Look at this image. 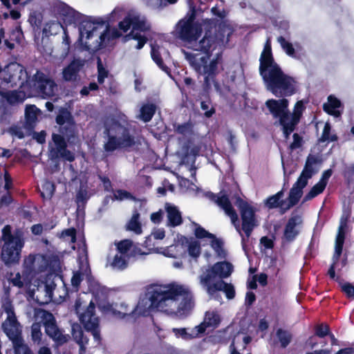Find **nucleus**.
Returning a JSON list of instances; mask_svg holds the SVG:
<instances>
[{"mask_svg":"<svg viewBox=\"0 0 354 354\" xmlns=\"http://www.w3.org/2000/svg\"><path fill=\"white\" fill-rule=\"evenodd\" d=\"M196 227L194 230V234L197 239H202L204 238H212L214 237V234L209 233L207 230H205L201 225L196 224Z\"/></svg>","mask_w":354,"mask_h":354,"instance_id":"55","label":"nucleus"},{"mask_svg":"<svg viewBox=\"0 0 354 354\" xmlns=\"http://www.w3.org/2000/svg\"><path fill=\"white\" fill-rule=\"evenodd\" d=\"M165 210L168 219V225L176 227L183 223V218L178 207L170 203L165 204Z\"/></svg>","mask_w":354,"mask_h":354,"instance_id":"22","label":"nucleus"},{"mask_svg":"<svg viewBox=\"0 0 354 354\" xmlns=\"http://www.w3.org/2000/svg\"><path fill=\"white\" fill-rule=\"evenodd\" d=\"M114 199L118 201H122L124 199H131L133 198L132 194L124 189H118L114 194Z\"/></svg>","mask_w":354,"mask_h":354,"instance_id":"60","label":"nucleus"},{"mask_svg":"<svg viewBox=\"0 0 354 354\" xmlns=\"http://www.w3.org/2000/svg\"><path fill=\"white\" fill-rule=\"evenodd\" d=\"M39 109L34 104L27 105L25 109V122L28 127H33L37 121Z\"/></svg>","mask_w":354,"mask_h":354,"instance_id":"28","label":"nucleus"},{"mask_svg":"<svg viewBox=\"0 0 354 354\" xmlns=\"http://www.w3.org/2000/svg\"><path fill=\"white\" fill-rule=\"evenodd\" d=\"M172 332L178 338L181 337L185 340L194 339V335H192V331L190 333L187 332L185 328H174Z\"/></svg>","mask_w":354,"mask_h":354,"instance_id":"51","label":"nucleus"},{"mask_svg":"<svg viewBox=\"0 0 354 354\" xmlns=\"http://www.w3.org/2000/svg\"><path fill=\"white\" fill-rule=\"evenodd\" d=\"M151 56L153 61L160 69L165 72L169 71L168 66L164 63L161 57V54L159 51V46L156 44L151 45Z\"/></svg>","mask_w":354,"mask_h":354,"instance_id":"31","label":"nucleus"},{"mask_svg":"<svg viewBox=\"0 0 354 354\" xmlns=\"http://www.w3.org/2000/svg\"><path fill=\"white\" fill-rule=\"evenodd\" d=\"M140 214L138 211H135L129 222L127 223V230L133 232L136 234H140L142 232V225L139 221Z\"/></svg>","mask_w":354,"mask_h":354,"instance_id":"30","label":"nucleus"},{"mask_svg":"<svg viewBox=\"0 0 354 354\" xmlns=\"http://www.w3.org/2000/svg\"><path fill=\"white\" fill-rule=\"evenodd\" d=\"M130 256H126L124 254H117L115 255L111 266L114 268H117L120 270H123L127 268Z\"/></svg>","mask_w":354,"mask_h":354,"instance_id":"36","label":"nucleus"},{"mask_svg":"<svg viewBox=\"0 0 354 354\" xmlns=\"http://www.w3.org/2000/svg\"><path fill=\"white\" fill-rule=\"evenodd\" d=\"M118 139L122 148L131 147L136 143L134 137L130 134L127 128L124 129L121 137Z\"/></svg>","mask_w":354,"mask_h":354,"instance_id":"37","label":"nucleus"},{"mask_svg":"<svg viewBox=\"0 0 354 354\" xmlns=\"http://www.w3.org/2000/svg\"><path fill=\"white\" fill-rule=\"evenodd\" d=\"M304 109L305 106L303 102L298 101L295 104L293 113H291L290 112V119H288L287 125L285 127L286 130V139H288L290 134L296 129Z\"/></svg>","mask_w":354,"mask_h":354,"instance_id":"20","label":"nucleus"},{"mask_svg":"<svg viewBox=\"0 0 354 354\" xmlns=\"http://www.w3.org/2000/svg\"><path fill=\"white\" fill-rule=\"evenodd\" d=\"M97 176L103 184L104 191L113 192L112 183L109 178L106 176L102 175H98Z\"/></svg>","mask_w":354,"mask_h":354,"instance_id":"64","label":"nucleus"},{"mask_svg":"<svg viewBox=\"0 0 354 354\" xmlns=\"http://www.w3.org/2000/svg\"><path fill=\"white\" fill-rule=\"evenodd\" d=\"M136 30L132 29V30L127 35V37H131L134 40L138 41V44L136 46V49L140 50L143 48L145 44L147 42L148 39L147 37L145 35H142L139 32H136Z\"/></svg>","mask_w":354,"mask_h":354,"instance_id":"49","label":"nucleus"},{"mask_svg":"<svg viewBox=\"0 0 354 354\" xmlns=\"http://www.w3.org/2000/svg\"><path fill=\"white\" fill-rule=\"evenodd\" d=\"M188 253L189 256L197 258L201 254V245L197 241H192L188 245Z\"/></svg>","mask_w":354,"mask_h":354,"instance_id":"53","label":"nucleus"},{"mask_svg":"<svg viewBox=\"0 0 354 354\" xmlns=\"http://www.w3.org/2000/svg\"><path fill=\"white\" fill-rule=\"evenodd\" d=\"M331 125L326 122L324 127L321 137L319 138V142H335L338 140V137L335 134H330Z\"/></svg>","mask_w":354,"mask_h":354,"instance_id":"40","label":"nucleus"},{"mask_svg":"<svg viewBox=\"0 0 354 354\" xmlns=\"http://www.w3.org/2000/svg\"><path fill=\"white\" fill-rule=\"evenodd\" d=\"M259 62V74L267 89L273 95L276 97H287L295 93L294 79L285 74L274 61L270 39L264 45Z\"/></svg>","mask_w":354,"mask_h":354,"instance_id":"2","label":"nucleus"},{"mask_svg":"<svg viewBox=\"0 0 354 354\" xmlns=\"http://www.w3.org/2000/svg\"><path fill=\"white\" fill-rule=\"evenodd\" d=\"M132 29L140 32H147L151 29V26L147 23L145 18L141 19L139 15H132Z\"/></svg>","mask_w":354,"mask_h":354,"instance_id":"32","label":"nucleus"},{"mask_svg":"<svg viewBox=\"0 0 354 354\" xmlns=\"http://www.w3.org/2000/svg\"><path fill=\"white\" fill-rule=\"evenodd\" d=\"M79 319L84 328L91 333L94 339L100 342L99 319L95 315V306L93 301H91L86 310L80 315Z\"/></svg>","mask_w":354,"mask_h":354,"instance_id":"12","label":"nucleus"},{"mask_svg":"<svg viewBox=\"0 0 354 354\" xmlns=\"http://www.w3.org/2000/svg\"><path fill=\"white\" fill-rule=\"evenodd\" d=\"M19 323L16 317H8L2 324V330L14 344L21 342V330L19 329Z\"/></svg>","mask_w":354,"mask_h":354,"instance_id":"16","label":"nucleus"},{"mask_svg":"<svg viewBox=\"0 0 354 354\" xmlns=\"http://www.w3.org/2000/svg\"><path fill=\"white\" fill-rule=\"evenodd\" d=\"M185 57L198 75L203 77L202 91L199 94L202 99L201 109L204 111V117L210 118L215 114L216 109L212 105L209 93L212 85L216 90L220 88L216 77L219 73L218 65H221L223 62L222 53H216L215 57L209 61L208 64L206 63L205 58H198L197 55L194 53H187Z\"/></svg>","mask_w":354,"mask_h":354,"instance_id":"1","label":"nucleus"},{"mask_svg":"<svg viewBox=\"0 0 354 354\" xmlns=\"http://www.w3.org/2000/svg\"><path fill=\"white\" fill-rule=\"evenodd\" d=\"M206 196L214 201L218 206L222 208L225 213L230 216L233 225L235 227L238 232L239 230V218L235 209H234L229 197L226 194L221 196H217L213 192H208L206 193Z\"/></svg>","mask_w":354,"mask_h":354,"instance_id":"13","label":"nucleus"},{"mask_svg":"<svg viewBox=\"0 0 354 354\" xmlns=\"http://www.w3.org/2000/svg\"><path fill=\"white\" fill-rule=\"evenodd\" d=\"M85 61L80 58L73 59L62 71V77L66 82L76 81L79 73L84 67Z\"/></svg>","mask_w":354,"mask_h":354,"instance_id":"19","label":"nucleus"},{"mask_svg":"<svg viewBox=\"0 0 354 354\" xmlns=\"http://www.w3.org/2000/svg\"><path fill=\"white\" fill-rule=\"evenodd\" d=\"M350 218V214L349 213H344L341 218L339 221V225L338 227V232H346V230L347 228L348 222Z\"/></svg>","mask_w":354,"mask_h":354,"instance_id":"61","label":"nucleus"},{"mask_svg":"<svg viewBox=\"0 0 354 354\" xmlns=\"http://www.w3.org/2000/svg\"><path fill=\"white\" fill-rule=\"evenodd\" d=\"M121 148L119 140L115 136H109L107 141L104 145V149L107 153L113 152Z\"/></svg>","mask_w":354,"mask_h":354,"instance_id":"42","label":"nucleus"},{"mask_svg":"<svg viewBox=\"0 0 354 354\" xmlns=\"http://www.w3.org/2000/svg\"><path fill=\"white\" fill-rule=\"evenodd\" d=\"M145 4L151 9H159L166 6L164 0H142Z\"/></svg>","mask_w":354,"mask_h":354,"instance_id":"59","label":"nucleus"},{"mask_svg":"<svg viewBox=\"0 0 354 354\" xmlns=\"http://www.w3.org/2000/svg\"><path fill=\"white\" fill-rule=\"evenodd\" d=\"M37 315H40L41 323L45 328V333L57 345L62 346L68 340V335L64 334L52 313L44 309H39Z\"/></svg>","mask_w":354,"mask_h":354,"instance_id":"9","label":"nucleus"},{"mask_svg":"<svg viewBox=\"0 0 354 354\" xmlns=\"http://www.w3.org/2000/svg\"><path fill=\"white\" fill-rule=\"evenodd\" d=\"M326 186H324L321 183L318 182L313 187L310 189V191L304 196L303 198L302 203H306L308 201L313 199L317 197L318 195L321 194L324 192L326 189Z\"/></svg>","mask_w":354,"mask_h":354,"instance_id":"35","label":"nucleus"},{"mask_svg":"<svg viewBox=\"0 0 354 354\" xmlns=\"http://www.w3.org/2000/svg\"><path fill=\"white\" fill-rule=\"evenodd\" d=\"M207 294L211 297H216L218 291H223L228 299H232L235 297V289L232 283H227L223 280H218L213 283L211 286L205 288Z\"/></svg>","mask_w":354,"mask_h":354,"instance_id":"17","label":"nucleus"},{"mask_svg":"<svg viewBox=\"0 0 354 354\" xmlns=\"http://www.w3.org/2000/svg\"><path fill=\"white\" fill-rule=\"evenodd\" d=\"M330 327L328 325L323 324H319L315 327V335L320 337L323 338L327 336L330 332Z\"/></svg>","mask_w":354,"mask_h":354,"instance_id":"57","label":"nucleus"},{"mask_svg":"<svg viewBox=\"0 0 354 354\" xmlns=\"http://www.w3.org/2000/svg\"><path fill=\"white\" fill-rule=\"evenodd\" d=\"M88 199L89 196H88V192L86 189H80L77 192L75 198V202L77 205V211L84 209Z\"/></svg>","mask_w":354,"mask_h":354,"instance_id":"41","label":"nucleus"},{"mask_svg":"<svg viewBox=\"0 0 354 354\" xmlns=\"http://www.w3.org/2000/svg\"><path fill=\"white\" fill-rule=\"evenodd\" d=\"M339 279V278L337 277L335 280L338 281L342 292H343L348 298L354 299V286L349 282L342 283V281H338Z\"/></svg>","mask_w":354,"mask_h":354,"instance_id":"50","label":"nucleus"},{"mask_svg":"<svg viewBox=\"0 0 354 354\" xmlns=\"http://www.w3.org/2000/svg\"><path fill=\"white\" fill-rule=\"evenodd\" d=\"M201 24L204 26L205 34L199 41L196 50L205 53V56L199 57L196 55L198 58H205L208 64L213 51L222 46L225 41H229L232 30L227 21H219L216 19L207 18L203 20Z\"/></svg>","mask_w":354,"mask_h":354,"instance_id":"4","label":"nucleus"},{"mask_svg":"<svg viewBox=\"0 0 354 354\" xmlns=\"http://www.w3.org/2000/svg\"><path fill=\"white\" fill-rule=\"evenodd\" d=\"M55 122L59 125V133L52 134V140L55 148L50 150L51 158L60 157L65 160L73 162L75 156L67 147L68 145H75L78 141V130L74 117L67 108L61 106L58 109Z\"/></svg>","mask_w":354,"mask_h":354,"instance_id":"3","label":"nucleus"},{"mask_svg":"<svg viewBox=\"0 0 354 354\" xmlns=\"http://www.w3.org/2000/svg\"><path fill=\"white\" fill-rule=\"evenodd\" d=\"M174 127L176 133L185 136H189L193 132V124L190 121L178 124Z\"/></svg>","mask_w":354,"mask_h":354,"instance_id":"46","label":"nucleus"},{"mask_svg":"<svg viewBox=\"0 0 354 354\" xmlns=\"http://www.w3.org/2000/svg\"><path fill=\"white\" fill-rule=\"evenodd\" d=\"M301 222L299 216H291L285 225L283 238L286 241L291 243L294 241L299 234L296 228L297 225Z\"/></svg>","mask_w":354,"mask_h":354,"instance_id":"21","label":"nucleus"},{"mask_svg":"<svg viewBox=\"0 0 354 354\" xmlns=\"http://www.w3.org/2000/svg\"><path fill=\"white\" fill-rule=\"evenodd\" d=\"M233 270V265L229 261L216 262L199 276L200 283L203 288L211 286L213 283L212 281L216 277L220 280L229 277Z\"/></svg>","mask_w":354,"mask_h":354,"instance_id":"10","label":"nucleus"},{"mask_svg":"<svg viewBox=\"0 0 354 354\" xmlns=\"http://www.w3.org/2000/svg\"><path fill=\"white\" fill-rule=\"evenodd\" d=\"M157 106L153 103L144 104L140 109V119L144 122H149L156 113Z\"/></svg>","mask_w":354,"mask_h":354,"instance_id":"27","label":"nucleus"},{"mask_svg":"<svg viewBox=\"0 0 354 354\" xmlns=\"http://www.w3.org/2000/svg\"><path fill=\"white\" fill-rule=\"evenodd\" d=\"M1 308L8 315V317H15L12 302L9 297L2 300Z\"/></svg>","mask_w":354,"mask_h":354,"instance_id":"52","label":"nucleus"},{"mask_svg":"<svg viewBox=\"0 0 354 354\" xmlns=\"http://www.w3.org/2000/svg\"><path fill=\"white\" fill-rule=\"evenodd\" d=\"M288 100L286 98L280 100L270 99L266 102V106L268 109L273 118H279V122L281 127V130L285 138H286V126L290 119V111L288 107Z\"/></svg>","mask_w":354,"mask_h":354,"instance_id":"11","label":"nucleus"},{"mask_svg":"<svg viewBox=\"0 0 354 354\" xmlns=\"http://www.w3.org/2000/svg\"><path fill=\"white\" fill-rule=\"evenodd\" d=\"M276 334L281 344V346L282 348H286L292 340L291 333L282 328H279Z\"/></svg>","mask_w":354,"mask_h":354,"instance_id":"43","label":"nucleus"},{"mask_svg":"<svg viewBox=\"0 0 354 354\" xmlns=\"http://www.w3.org/2000/svg\"><path fill=\"white\" fill-rule=\"evenodd\" d=\"M0 95L3 97L11 105L17 103H21L25 100V93L23 91H0Z\"/></svg>","mask_w":354,"mask_h":354,"instance_id":"26","label":"nucleus"},{"mask_svg":"<svg viewBox=\"0 0 354 354\" xmlns=\"http://www.w3.org/2000/svg\"><path fill=\"white\" fill-rule=\"evenodd\" d=\"M62 28L63 25L58 21H49L46 23L42 30V34L44 37L56 35L58 30Z\"/></svg>","mask_w":354,"mask_h":354,"instance_id":"33","label":"nucleus"},{"mask_svg":"<svg viewBox=\"0 0 354 354\" xmlns=\"http://www.w3.org/2000/svg\"><path fill=\"white\" fill-rule=\"evenodd\" d=\"M132 15L128 14L122 21H120L118 24V27L120 30H122L124 32H126L131 26H132Z\"/></svg>","mask_w":354,"mask_h":354,"instance_id":"56","label":"nucleus"},{"mask_svg":"<svg viewBox=\"0 0 354 354\" xmlns=\"http://www.w3.org/2000/svg\"><path fill=\"white\" fill-rule=\"evenodd\" d=\"M189 9L185 17L176 24L175 37L187 44L196 42L201 36L203 28L201 23L196 21V6L192 0L188 1Z\"/></svg>","mask_w":354,"mask_h":354,"instance_id":"6","label":"nucleus"},{"mask_svg":"<svg viewBox=\"0 0 354 354\" xmlns=\"http://www.w3.org/2000/svg\"><path fill=\"white\" fill-rule=\"evenodd\" d=\"M234 205L237 207L241 220V226H239V233L242 237V243L245 241L241 230L244 232L245 236L249 238L254 229L259 225V221L256 214V209L246 201L243 200L239 196H237Z\"/></svg>","mask_w":354,"mask_h":354,"instance_id":"8","label":"nucleus"},{"mask_svg":"<svg viewBox=\"0 0 354 354\" xmlns=\"http://www.w3.org/2000/svg\"><path fill=\"white\" fill-rule=\"evenodd\" d=\"M313 166V165L306 162L304 167L298 178L308 183V180L317 173V170L314 169Z\"/></svg>","mask_w":354,"mask_h":354,"instance_id":"48","label":"nucleus"},{"mask_svg":"<svg viewBox=\"0 0 354 354\" xmlns=\"http://www.w3.org/2000/svg\"><path fill=\"white\" fill-rule=\"evenodd\" d=\"M277 41L287 55L292 58H297L295 50L292 43L288 41L283 36L278 37Z\"/></svg>","mask_w":354,"mask_h":354,"instance_id":"39","label":"nucleus"},{"mask_svg":"<svg viewBox=\"0 0 354 354\" xmlns=\"http://www.w3.org/2000/svg\"><path fill=\"white\" fill-rule=\"evenodd\" d=\"M57 12L66 26L72 24L77 25L83 18L82 13L76 11L64 3H62L59 5Z\"/></svg>","mask_w":354,"mask_h":354,"instance_id":"15","label":"nucleus"},{"mask_svg":"<svg viewBox=\"0 0 354 354\" xmlns=\"http://www.w3.org/2000/svg\"><path fill=\"white\" fill-rule=\"evenodd\" d=\"M1 239L3 241L1 257L6 266L17 264L21 259V250L24 246V233L21 230H16L12 233L10 225H5L2 230Z\"/></svg>","mask_w":354,"mask_h":354,"instance_id":"5","label":"nucleus"},{"mask_svg":"<svg viewBox=\"0 0 354 354\" xmlns=\"http://www.w3.org/2000/svg\"><path fill=\"white\" fill-rule=\"evenodd\" d=\"M283 196V191L281 190L277 194L269 196L265 201V205L269 209H274L280 207L281 214H284L287 210H284L286 207V201L282 200Z\"/></svg>","mask_w":354,"mask_h":354,"instance_id":"24","label":"nucleus"},{"mask_svg":"<svg viewBox=\"0 0 354 354\" xmlns=\"http://www.w3.org/2000/svg\"><path fill=\"white\" fill-rule=\"evenodd\" d=\"M42 333L41 331V323L34 322L31 326V339L34 343L41 344Z\"/></svg>","mask_w":354,"mask_h":354,"instance_id":"45","label":"nucleus"},{"mask_svg":"<svg viewBox=\"0 0 354 354\" xmlns=\"http://www.w3.org/2000/svg\"><path fill=\"white\" fill-rule=\"evenodd\" d=\"M84 331L82 330L80 325L73 324L72 326V336L77 344L79 342L82 343V337L84 335Z\"/></svg>","mask_w":354,"mask_h":354,"instance_id":"54","label":"nucleus"},{"mask_svg":"<svg viewBox=\"0 0 354 354\" xmlns=\"http://www.w3.org/2000/svg\"><path fill=\"white\" fill-rule=\"evenodd\" d=\"M346 232H337L335 238V251L332 261H339L342 254L343 246L345 241Z\"/></svg>","mask_w":354,"mask_h":354,"instance_id":"29","label":"nucleus"},{"mask_svg":"<svg viewBox=\"0 0 354 354\" xmlns=\"http://www.w3.org/2000/svg\"><path fill=\"white\" fill-rule=\"evenodd\" d=\"M97 82L102 84L105 78L108 77L109 71L104 66L102 59L100 57L97 58Z\"/></svg>","mask_w":354,"mask_h":354,"instance_id":"44","label":"nucleus"},{"mask_svg":"<svg viewBox=\"0 0 354 354\" xmlns=\"http://www.w3.org/2000/svg\"><path fill=\"white\" fill-rule=\"evenodd\" d=\"M132 245V241L129 239H124L117 244V250L120 254L130 256L131 257L135 255V252L133 251H131Z\"/></svg>","mask_w":354,"mask_h":354,"instance_id":"38","label":"nucleus"},{"mask_svg":"<svg viewBox=\"0 0 354 354\" xmlns=\"http://www.w3.org/2000/svg\"><path fill=\"white\" fill-rule=\"evenodd\" d=\"M292 138H293V141L290 145V149L291 150H294V149H298V148L301 147V145H302V143H303V138H302V137L300 136L298 133H295L292 135Z\"/></svg>","mask_w":354,"mask_h":354,"instance_id":"63","label":"nucleus"},{"mask_svg":"<svg viewBox=\"0 0 354 354\" xmlns=\"http://www.w3.org/2000/svg\"><path fill=\"white\" fill-rule=\"evenodd\" d=\"M342 106V104L337 97L333 95H330L328 97V102L323 104V110L328 115L337 118L342 114L337 109Z\"/></svg>","mask_w":354,"mask_h":354,"instance_id":"23","label":"nucleus"},{"mask_svg":"<svg viewBox=\"0 0 354 354\" xmlns=\"http://www.w3.org/2000/svg\"><path fill=\"white\" fill-rule=\"evenodd\" d=\"M211 12L214 16L218 17L221 20L220 21H225V19L227 15V12L225 9H220L217 6L211 8Z\"/></svg>","mask_w":354,"mask_h":354,"instance_id":"58","label":"nucleus"},{"mask_svg":"<svg viewBox=\"0 0 354 354\" xmlns=\"http://www.w3.org/2000/svg\"><path fill=\"white\" fill-rule=\"evenodd\" d=\"M33 80L34 86L41 94L48 97L53 95L56 84L53 80L47 77L43 73L37 72Z\"/></svg>","mask_w":354,"mask_h":354,"instance_id":"14","label":"nucleus"},{"mask_svg":"<svg viewBox=\"0 0 354 354\" xmlns=\"http://www.w3.org/2000/svg\"><path fill=\"white\" fill-rule=\"evenodd\" d=\"M204 322L208 327H217L220 324L221 319L217 313L214 312H207L205 313Z\"/></svg>","mask_w":354,"mask_h":354,"instance_id":"47","label":"nucleus"},{"mask_svg":"<svg viewBox=\"0 0 354 354\" xmlns=\"http://www.w3.org/2000/svg\"><path fill=\"white\" fill-rule=\"evenodd\" d=\"M185 289L183 286L176 283L169 284L166 290H163L161 286L152 288L147 293L150 301L149 308L165 312L169 311L167 308V302L178 300V297L185 293Z\"/></svg>","mask_w":354,"mask_h":354,"instance_id":"7","label":"nucleus"},{"mask_svg":"<svg viewBox=\"0 0 354 354\" xmlns=\"http://www.w3.org/2000/svg\"><path fill=\"white\" fill-rule=\"evenodd\" d=\"M207 328H208V326L203 321L199 325L191 329L192 335H194V338L198 337L199 335L203 334L205 332Z\"/></svg>","mask_w":354,"mask_h":354,"instance_id":"62","label":"nucleus"},{"mask_svg":"<svg viewBox=\"0 0 354 354\" xmlns=\"http://www.w3.org/2000/svg\"><path fill=\"white\" fill-rule=\"evenodd\" d=\"M180 297L183 298L179 305V310L183 311L190 310L194 306V299L192 292L186 288L185 293Z\"/></svg>","mask_w":354,"mask_h":354,"instance_id":"34","label":"nucleus"},{"mask_svg":"<svg viewBox=\"0 0 354 354\" xmlns=\"http://www.w3.org/2000/svg\"><path fill=\"white\" fill-rule=\"evenodd\" d=\"M77 25H80V34L82 35L86 34V38L88 39L93 37V31L97 29V26H93L92 17H88L84 15L83 18Z\"/></svg>","mask_w":354,"mask_h":354,"instance_id":"25","label":"nucleus"},{"mask_svg":"<svg viewBox=\"0 0 354 354\" xmlns=\"http://www.w3.org/2000/svg\"><path fill=\"white\" fill-rule=\"evenodd\" d=\"M308 185V182L301 178H297V181L293 184L290 189L288 197V203L286 204L284 210H288L293 206L296 205L303 195V189Z\"/></svg>","mask_w":354,"mask_h":354,"instance_id":"18","label":"nucleus"}]
</instances>
